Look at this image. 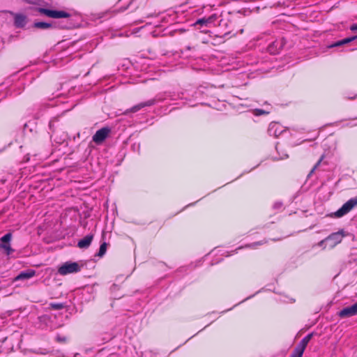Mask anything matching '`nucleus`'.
Masks as SVG:
<instances>
[{"instance_id":"15","label":"nucleus","mask_w":357,"mask_h":357,"mask_svg":"<svg viewBox=\"0 0 357 357\" xmlns=\"http://www.w3.org/2000/svg\"><path fill=\"white\" fill-rule=\"evenodd\" d=\"M107 246V244L105 242L102 243L100 247L99 252L97 254V256H98L100 257H102L106 252Z\"/></svg>"},{"instance_id":"8","label":"nucleus","mask_w":357,"mask_h":357,"mask_svg":"<svg viewBox=\"0 0 357 357\" xmlns=\"http://www.w3.org/2000/svg\"><path fill=\"white\" fill-rule=\"evenodd\" d=\"M343 235L342 234L341 231L333 233L329 236H328L324 241H333V244L331 245L332 247H334L337 243H340L342 239Z\"/></svg>"},{"instance_id":"1","label":"nucleus","mask_w":357,"mask_h":357,"mask_svg":"<svg viewBox=\"0 0 357 357\" xmlns=\"http://www.w3.org/2000/svg\"><path fill=\"white\" fill-rule=\"evenodd\" d=\"M356 206H357V197L349 199L335 213V217H342L343 215L348 213Z\"/></svg>"},{"instance_id":"11","label":"nucleus","mask_w":357,"mask_h":357,"mask_svg":"<svg viewBox=\"0 0 357 357\" xmlns=\"http://www.w3.org/2000/svg\"><path fill=\"white\" fill-rule=\"evenodd\" d=\"M36 271L33 270H28L26 271L21 272L15 278V280H26L34 276Z\"/></svg>"},{"instance_id":"17","label":"nucleus","mask_w":357,"mask_h":357,"mask_svg":"<svg viewBox=\"0 0 357 357\" xmlns=\"http://www.w3.org/2000/svg\"><path fill=\"white\" fill-rule=\"evenodd\" d=\"M50 307L52 310H61V309L64 308L65 305L63 303H52L50 304Z\"/></svg>"},{"instance_id":"12","label":"nucleus","mask_w":357,"mask_h":357,"mask_svg":"<svg viewBox=\"0 0 357 357\" xmlns=\"http://www.w3.org/2000/svg\"><path fill=\"white\" fill-rule=\"evenodd\" d=\"M313 333L308 334L306 337H305L301 342L296 346L298 348L301 349L302 351H305L306 346L307 345L308 342L310 341L313 336Z\"/></svg>"},{"instance_id":"23","label":"nucleus","mask_w":357,"mask_h":357,"mask_svg":"<svg viewBox=\"0 0 357 357\" xmlns=\"http://www.w3.org/2000/svg\"><path fill=\"white\" fill-rule=\"evenodd\" d=\"M350 29H351V31H357V24H354V25H352V26L350 27Z\"/></svg>"},{"instance_id":"20","label":"nucleus","mask_w":357,"mask_h":357,"mask_svg":"<svg viewBox=\"0 0 357 357\" xmlns=\"http://www.w3.org/2000/svg\"><path fill=\"white\" fill-rule=\"evenodd\" d=\"M268 112H266L264 110H262V109H257L255 110V114L257 115H261V114H268Z\"/></svg>"},{"instance_id":"3","label":"nucleus","mask_w":357,"mask_h":357,"mask_svg":"<svg viewBox=\"0 0 357 357\" xmlns=\"http://www.w3.org/2000/svg\"><path fill=\"white\" fill-rule=\"evenodd\" d=\"M38 12L52 18H66L70 17V14L62 10H52L47 8H39Z\"/></svg>"},{"instance_id":"21","label":"nucleus","mask_w":357,"mask_h":357,"mask_svg":"<svg viewBox=\"0 0 357 357\" xmlns=\"http://www.w3.org/2000/svg\"><path fill=\"white\" fill-rule=\"evenodd\" d=\"M344 44L342 43V40H339V41L336 42L335 43L333 44L332 45H331V47H340V46H342Z\"/></svg>"},{"instance_id":"5","label":"nucleus","mask_w":357,"mask_h":357,"mask_svg":"<svg viewBox=\"0 0 357 357\" xmlns=\"http://www.w3.org/2000/svg\"><path fill=\"white\" fill-rule=\"evenodd\" d=\"M110 131V128L107 127H104L98 130L93 136V141L98 144H101L107 137Z\"/></svg>"},{"instance_id":"10","label":"nucleus","mask_w":357,"mask_h":357,"mask_svg":"<svg viewBox=\"0 0 357 357\" xmlns=\"http://www.w3.org/2000/svg\"><path fill=\"white\" fill-rule=\"evenodd\" d=\"M26 23V17L22 14H16L15 15L14 24L16 27L22 28L25 26Z\"/></svg>"},{"instance_id":"6","label":"nucleus","mask_w":357,"mask_h":357,"mask_svg":"<svg viewBox=\"0 0 357 357\" xmlns=\"http://www.w3.org/2000/svg\"><path fill=\"white\" fill-rule=\"evenodd\" d=\"M357 314V302L351 306L343 308L338 312L341 318H347Z\"/></svg>"},{"instance_id":"22","label":"nucleus","mask_w":357,"mask_h":357,"mask_svg":"<svg viewBox=\"0 0 357 357\" xmlns=\"http://www.w3.org/2000/svg\"><path fill=\"white\" fill-rule=\"evenodd\" d=\"M56 340L59 342H65L66 341V337L58 336L56 337Z\"/></svg>"},{"instance_id":"9","label":"nucleus","mask_w":357,"mask_h":357,"mask_svg":"<svg viewBox=\"0 0 357 357\" xmlns=\"http://www.w3.org/2000/svg\"><path fill=\"white\" fill-rule=\"evenodd\" d=\"M93 238V234L87 235L84 238L81 239L78 242L77 246L79 248H82V249L87 248L91 245Z\"/></svg>"},{"instance_id":"2","label":"nucleus","mask_w":357,"mask_h":357,"mask_svg":"<svg viewBox=\"0 0 357 357\" xmlns=\"http://www.w3.org/2000/svg\"><path fill=\"white\" fill-rule=\"evenodd\" d=\"M79 271L80 266L77 262H66L59 268V273L63 275L77 273Z\"/></svg>"},{"instance_id":"14","label":"nucleus","mask_w":357,"mask_h":357,"mask_svg":"<svg viewBox=\"0 0 357 357\" xmlns=\"http://www.w3.org/2000/svg\"><path fill=\"white\" fill-rule=\"evenodd\" d=\"M33 26L37 29H47L52 28L53 24L47 22H38L33 24Z\"/></svg>"},{"instance_id":"13","label":"nucleus","mask_w":357,"mask_h":357,"mask_svg":"<svg viewBox=\"0 0 357 357\" xmlns=\"http://www.w3.org/2000/svg\"><path fill=\"white\" fill-rule=\"evenodd\" d=\"M216 19H217V15L215 14H213V15H211L210 17H208V18L199 19L196 22L195 24H201V25L207 24L208 23H211L213 22H214Z\"/></svg>"},{"instance_id":"24","label":"nucleus","mask_w":357,"mask_h":357,"mask_svg":"<svg viewBox=\"0 0 357 357\" xmlns=\"http://www.w3.org/2000/svg\"><path fill=\"white\" fill-rule=\"evenodd\" d=\"M324 241H321L319 244L321 245L324 243Z\"/></svg>"},{"instance_id":"7","label":"nucleus","mask_w":357,"mask_h":357,"mask_svg":"<svg viewBox=\"0 0 357 357\" xmlns=\"http://www.w3.org/2000/svg\"><path fill=\"white\" fill-rule=\"evenodd\" d=\"M155 102V100L152 99V100L146 101L144 102H141L138 105L133 106L129 110L126 112V114H127L128 112H133V113L137 112V111H139V109H141L145 107L151 106V105H154Z\"/></svg>"},{"instance_id":"18","label":"nucleus","mask_w":357,"mask_h":357,"mask_svg":"<svg viewBox=\"0 0 357 357\" xmlns=\"http://www.w3.org/2000/svg\"><path fill=\"white\" fill-rule=\"evenodd\" d=\"M324 158V155H322V156L320 158V159L318 160V162L316 163V165L313 167V168H312V170L310 171V174H309L308 176H310V175H312V174L314 173V172L315 171V169L318 168V167L320 165V164H321V161L323 160Z\"/></svg>"},{"instance_id":"16","label":"nucleus","mask_w":357,"mask_h":357,"mask_svg":"<svg viewBox=\"0 0 357 357\" xmlns=\"http://www.w3.org/2000/svg\"><path fill=\"white\" fill-rule=\"evenodd\" d=\"M303 352V351L296 347L290 357H302Z\"/></svg>"},{"instance_id":"4","label":"nucleus","mask_w":357,"mask_h":357,"mask_svg":"<svg viewBox=\"0 0 357 357\" xmlns=\"http://www.w3.org/2000/svg\"><path fill=\"white\" fill-rule=\"evenodd\" d=\"M11 238V233H8L0 238V248L3 249L7 255H10L14 252L10 244Z\"/></svg>"},{"instance_id":"19","label":"nucleus","mask_w":357,"mask_h":357,"mask_svg":"<svg viewBox=\"0 0 357 357\" xmlns=\"http://www.w3.org/2000/svg\"><path fill=\"white\" fill-rule=\"evenodd\" d=\"M356 38H357V35L355 36H353V37L347 38L342 40V43L345 45V44H347V43L356 40Z\"/></svg>"}]
</instances>
